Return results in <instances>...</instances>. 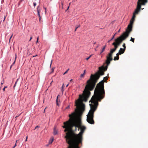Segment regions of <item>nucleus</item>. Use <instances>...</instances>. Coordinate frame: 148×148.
<instances>
[{"instance_id": "nucleus-1", "label": "nucleus", "mask_w": 148, "mask_h": 148, "mask_svg": "<svg viewBox=\"0 0 148 148\" xmlns=\"http://www.w3.org/2000/svg\"><path fill=\"white\" fill-rule=\"evenodd\" d=\"M105 92L104 89V81L102 80L97 84L95 89L94 95L92 96L89 102L90 109L88 115L86 120L91 124H94L95 122L93 119L94 114L98 105V101H101L105 97Z\"/></svg>"}, {"instance_id": "nucleus-2", "label": "nucleus", "mask_w": 148, "mask_h": 148, "mask_svg": "<svg viewBox=\"0 0 148 148\" xmlns=\"http://www.w3.org/2000/svg\"><path fill=\"white\" fill-rule=\"evenodd\" d=\"M103 66L101 70L98 73L96 74L95 75L91 74L90 77L87 82V84L86 85L83 92L85 94V96L83 97V101H87V99L90 95V91L92 90L94 88L97 82L101 75L104 74V73L103 71H105V67Z\"/></svg>"}, {"instance_id": "nucleus-3", "label": "nucleus", "mask_w": 148, "mask_h": 148, "mask_svg": "<svg viewBox=\"0 0 148 148\" xmlns=\"http://www.w3.org/2000/svg\"><path fill=\"white\" fill-rule=\"evenodd\" d=\"M115 51V50L113 48L111 49L110 52L108 53V56L106 57L107 59L106 61V65L105 67V71L107 70L108 66L110 64V62L112 60V54Z\"/></svg>"}, {"instance_id": "nucleus-4", "label": "nucleus", "mask_w": 148, "mask_h": 148, "mask_svg": "<svg viewBox=\"0 0 148 148\" xmlns=\"http://www.w3.org/2000/svg\"><path fill=\"white\" fill-rule=\"evenodd\" d=\"M128 36V34H124L123 33L122 35L115 39L116 45L118 47L122 41L125 40Z\"/></svg>"}, {"instance_id": "nucleus-5", "label": "nucleus", "mask_w": 148, "mask_h": 148, "mask_svg": "<svg viewBox=\"0 0 148 148\" xmlns=\"http://www.w3.org/2000/svg\"><path fill=\"white\" fill-rule=\"evenodd\" d=\"M143 2H140L139 3H138V1L137 2V8L135 10L134 12L133 13V15L132 17V18L131 20L133 21L134 20V18L135 17V14H137L138 12H139L141 9V6L142 5H143Z\"/></svg>"}, {"instance_id": "nucleus-6", "label": "nucleus", "mask_w": 148, "mask_h": 148, "mask_svg": "<svg viewBox=\"0 0 148 148\" xmlns=\"http://www.w3.org/2000/svg\"><path fill=\"white\" fill-rule=\"evenodd\" d=\"M134 21L133 20H130V23L128 25L125 31L124 32V34H128V36L129 35V34L132 31V26Z\"/></svg>"}, {"instance_id": "nucleus-7", "label": "nucleus", "mask_w": 148, "mask_h": 148, "mask_svg": "<svg viewBox=\"0 0 148 148\" xmlns=\"http://www.w3.org/2000/svg\"><path fill=\"white\" fill-rule=\"evenodd\" d=\"M40 6L38 5V6L37 8V14L38 15V17L39 18V21H40L41 20V16L40 15Z\"/></svg>"}, {"instance_id": "nucleus-8", "label": "nucleus", "mask_w": 148, "mask_h": 148, "mask_svg": "<svg viewBox=\"0 0 148 148\" xmlns=\"http://www.w3.org/2000/svg\"><path fill=\"white\" fill-rule=\"evenodd\" d=\"M120 50L119 51V53H117L116 54V56H117V60H118L119 59V55H121L122 53H123L124 52H123V51H122L121 52Z\"/></svg>"}, {"instance_id": "nucleus-9", "label": "nucleus", "mask_w": 148, "mask_h": 148, "mask_svg": "<svg viewBox=\"0 0 148 148\" xmlns=\"http://www.w3.org/2000/svg\"><path fill=\"white\" fill-rule=\"evenodd\" d=\"M138 3H139L140 2H143V5H145L146 3L148 2V0H138Z\"/></svg>"}, {"instance_id": "nucleus-10", "label": "nucleus", "mask_w": 148, "mask_h": 148, "mask_svg": "<svg viewBox=\"0 0 148 148\" xmlns=\"http://www.w3.org/2000/svg\"><path fill=\"white\" fill-rule=\"evenodd\" d=\"M123 47H124V48L123 49L122 48H120V50H122V51H123V52H124L126 49V47L125 43H124L123 45Z\"/></svg>"}, {"instance_id": "nucleus-11", "label": "nucleus", "mask_w": 148, "mask_h": 148, "mask_svg": "<svg viewBox=\"0 0 148 148\" xmlns=\"http://www.w3.org/2000/svg\"><path fill=\"white\" fill-rule=\"evenodd\" d=\"M85 110V107H82L80 110L79 112L82 114L84 111Z\"/></svg>"}, {"instance_id": "nucleus-12", "label": "nucleus", "mask_w": 148, "mask_h": 148, "mask_svg": "<svg viewBox=\"0 0 148 148\" xmlns=\"http://www.w3.org/2000/svg\"><path fill=\"white\" fill-rule=\"evenodd\" d=\"M53 134L56 135L58 133V131L56 130V128L54 127L53 129Z\"/></svg>"}, {"instance_id": "nucleus-13", "label": "nucleus", "mask_w": 148, "mask_h": 148, "mask_svg": "<svg viewBox=\"0 0 148 148\" xmlns=\"http://www.w3.org/2000/svg\"><path fill=\"white\" fill-rule=\"evenodd\" d=\"M116 34V33H115L114 35L112 37V38H111V39L110 40H108V42L109 43L114 38V37L115 35Z\"/></svg>"}, {"instance_id": "nucleus-14", "label": "nucleus", "mask_w": 148, "mask_h": 148, "mask_svg": "<svg viewBox=\"0 0 148 148\" xmlns=\"http://www.w3.org/2000/svg\"><path fill=\"white\" fill-rule=\"evenodd\" d=\"M106 46L105 45L104 46V47H103V48H102V50H101V52H100V54H101L104 51L105 49L106 48Z\"/></svg>"}, {"instance_id": "nucleus-15", "label": "nucleus", "mask_w": 148, "mask_h": 148, "mask_svg": "<svg viewBox=\"0 0 148 148\" xmlns=\"http://www.w3.org/2000/svg\"><path fill=\"white\" fill-rule=\"evenodd\" d=\"M130 41L132 42H134V38H133L132 37H131V39L130 40Z\"/></svg>"}, {"instance_id": "nucleus-16", "label": "nucleus", "mask_w": 148, "mask_h": 148, "mask_svg": "<svg viewBox=\"0 0 148 148\" xmlns=\"http://www.w3.org/2000/svg\"><path fill=\"white\" fill-rule=\"evenodd\" d=\"M18 79H18H18H17V80H16V82H15V84H14V86H13L14 88L15 87V86H16V83H17V82H18Z\"/></svg>"}, {"instance_id": "nucleus-17", "label": "nucleus", "mask_w": 148, "mask_h": 148, "mask_svg": "<svg viewBox=\"0 0 148 148\" xmlns=\"http://www.w3.org/2000/svg\"><path fill=\"white\" fill-rule=\"evenodd\" d=\"M16 58V57H15V60L14 61V62L11 65V66H13L14 65V64H15Z\"/></svg>"}, {"instance_id": "nucleus-18", "label": "nucleus", "mask_w": 148, "mask_h": 148, "mask_svg": "<svg viewBox=\"0 0 148 148\" xmlns=\"http://www.w3.org/2000/svg\"><path fill=\"white\" fill-rule=\"evenodd\" d=\"M118 46L116 45H114V48H113L116 51V49H117V48L118 47Z\"/></svg>"}, {"instance_id": "nucleus-19", "label": "nucleus", "mask_w": 148, "mask_h": 148, "mask_svg": "<svg viewBox=\"0 0 148 148\" xmlns=\"http://www.w3.org/2000/svg\"><path fill=\"white\" fill-rule=\"evenodd\" d=\"M54 68H52L51 69V71L50 73V74L52 73H53V72L54 71Z\"/></svg>"}, {"instance_id": "nucleus-20", "label": "nucleus", "mask_w": 148, "mask_h": 148, "mask_svg": "<svg viewBox=\"0 0 148 148\" xmlns=\"http://www.w3.org/2000/svg\"><path fill=\"white\" fill-rule=\"evenodd\" d=\"M53 139L52 140L50 139L49 140V143L50 144H51L52 143V142L53 141Z\"/></svg>"}, {"instance_id": "nucleus-21", "label": "nucleus", "mask_w": 148, "mask_h": 148, "mask_svg": "<svg viewBox=\"0 0 148 148\" xmlns=\"http://www.w3.org/2000/svg\"><path fill=\"white\" fill-rule=\"evenodd\" d=\"M64 90V84H63L61 90L63 92Z\"/></svg>"}, {"instance_id": "nucleus-22", "label": "nucleus", "mask_w": 148, "mask_h": 148, "mask_svg": "<svg viewBox=\"0 0 148 148\" xmlns=\"http://www.w3.org/2000/svg\"><path fill=\"white\" fill-rule=\"evenodd\" d=\"M92 55H90V56L86 58V60H88L92 56Z\"/></svg>"}, {"instance_id": "nucleus-23", "label": "nucleus", "mask_w": 148, "mask_h": 148, "mask_svg": "<svg viewBox=\"0 0 148 148\" xmlns=\"http://www.w3.org/2000/svg\"><path fill=\"white\" fill-rule=\"evenodd\" d=\"M69 70V69H67V70L66 71H65V72L64 73L63 75H65V74H66V73H67V72H68V71Z\"/></svg>"}, {"instance_id": "nucleus-24", "label": "nucleus", "mask_w": 148, "mask_h": 148, "mask_svg": "<svg viewBox=\"0 0 148 148\" xmlns=\"http://www.w3.org/2000/svg\"><path fill=\"white\" fill-rule=\"evenodd\" d=\"M84 73H83V74H81V75H80V77H83V76H84Z\"/></svg>"}, {"instance_id": "nucleus-25", "label": "nucleus", "mask_w": 148, "mask_h": 148, "mask_svg": "<svg viewBox=\"0 0 148 148\" xmlns=\"http://www.w3.org/2000/svg\"><path fill=\"white\" fill-rule=\"evenodd\" d=\"M112 45L114 46V45H116V42H114L112 43Z\"/></svg>"}, {"instance_id": "nucleus-26", "label": "nucleus", "mask_w": 148, "mask_h": 148, "mask_svg": "<svg viewBox=\"0 0 148 148\" xmlns=\"http://www.w3.org/2000/svg\"><path fill=\"white\" fill-rule=\"evenodd\" d=\"M17 141V140L15 145L12 147V148H15V147L16 146V143Z\"/></svg>"}, {"instance_id": "nucleus-27", "label": "nucleus", "mask_w": 148, "mask_h": 148, "mask_svg": "<svg viewBox=\"0 0 148 148\" xmlns=\"http://www.w3.org/2000/svg\"><path fill=\"white\" fill-rule=\"evenodd\" d=\"M116 60H117V56L114 57V60L115 61Z\"/></svg>"}, {"instance_id": "nucleus-28", "label": "nucleus", "mask_w": 148, "mask_h": 148, "mask_svg": "<svg viewBox=\"0 0 148 148\" xmlns=\"http://www.w3.org/2000/svg\"><path fill=\"white\" fill-rule=\"evenodd\" d=\"M36 4L35 2H34L33 5L34 7H35L36 5Z\"/></svg>"}, {"instance_id": "nucleus-29", "label": "nucleus", "mask_w": 148, "mask_h": 148, "mask_svg": "<svg viewBox=\"0 0 148 148\" xmlns=\"http://www.w3.org/2000/svg\"><path fill=\"white\" fill-rule=\"evenodd\" d=\"M4 82V80H3L2 81L1 83V85H2L3 84Z\"/></svg>"}, {"instance_id": "nucleus-30", "label": "nucleus", "mask_w": 148, "mask_h": 148, "mask_svg": "<svg viewBox=\"0 0 148 148\" xmlns=\"http://www.w3.org/2000/svg\"><path fill=\"white\" fill-rule=\"evenodd\" d=\"M61 3H62V8H63V3L62 1Z\"/></svg>"}, {"instance_id": "nucleus-31", "label": "nucleus", "mask_w": 148, "mask_h": 148, "mask_svg": "<svg viewBox=\"0 0 148 148\" xmlns=\"http://www.w3.org/2000/svg\"><path fill=\"white\" fill-rule=\"evenodd\" d=\"M38 38H39V37H38L37 38V41H36V43H37V42H38Z\"/></svg>"}, {"instance_id": "nucleus-32", "label": "nucleus", "mask_w": 148, "mask_h": 148, "mask_svg": "<svg viewBox=\"0 0 148 148\" xmlns=\"http://www.w3.org/2000/svg\"><path fill=\"white\" fill-rule=\"evenodd\" d=\"M70 107V105H69L68 106L66 107V109H68Z\"/></svg>"}, {"instance_id": "nucleus-33", "label": "nucleus", "mask_w": 148, "mask_h": 148, "mask_svg": "<svg viewBox=\"0 0 148 148\" xmlns=\"http://www.w3.org/2000/svg\"><path fill=\"white\" fill-rule=\"evenodd\" d=\"M52 60H51V64H50V68L51 67V65L52 64Z\"/></svg>"}, {"instance_id": "nucleus-34", "label": "nucleus", "mask_w": 148, "mask_h": 148, "mask_svg": "<svg viewBox=\"0 0 148 148\" xmlns=\"http://www.w3.org/2000/svg\"><path fill=\"white\" fill-rule=\"evenodd\" d=\"M39 127H39V126L37 125V126H36L35 127V129H36L37 128H39Z\"/></svg>"}, {"instance_id": "nucleus-35", "label": "nucleus", "mask_w": 148, "mask_h": 148, "mask_svg": "<svg viewBox=\"0 0 148 148\" xmlns=\"http://www.w3.org/2000/svg\"><path fill=\"white\" fill-rule=\"evenodd\" d=\"M104 79L107 80V77H104Z\"/></svg>"}, {"instance_id": "nucleus-36", "label": "nucleus", "mask_w": 148, "mask_h": 148, "mask_svg": "<svg viewBox=\"0 0 148 148\" xmlns=\"http://www.w3.org/2000/svg\"><path fill=\"white\" fill-rule=\"evenodd\" d=\"M7 88V86H5L4 87V88H3V90L5 91V88Z\"/></svg>"}, {"instance_id": "nucleus-37", "label": "nucleus", "mask_w": 148, "mask_h": 148, "mask_svg": "<svg viewBox=\"0 0 148 148\" xmlns=\"http://www.w3.org/2000/svg\"><path fill=\"white\" fill-rule=\"evenodd\" d=\"M58 96L57 97V99H56V102H58Z\"/></svg>"}, {"instance_id": "nucleus-38", "label": "nucleus", "mask_w": 148, "mask_h": 148, "mask_svg": "<svg viewBox=\"0 0 148 148\" xmlns=\"http://www.w3.org/2000/svg\"><path fill=\"white\" fill-rule=\"evenodd\" d=\"M32 38V36H31L30 38V39L29 40V41H30L31 40Z\"/></svg>"}, {"instance_id": "nucleus-39", "label": "nucleus", "mask_w": 148, "mask_h": 148, "mask_svg": "<svg viewBox=\"0 0 148 148\" xmlns=\"http://www.w3.org/2000/svg\"><path fill=\"white\" fill-rule=\"evenodd\" d=\"M20 115V114H19V115H16V117H15V118H17V117H18V116H19V115Z\"/></svg>"}, {"instance_id": "nucleus-40", "label": "nucleus", "mask_w": 148, "mask_h": 148, "mask_svg": "<svg viewBox=\"0 0 148 148\" xmlns=\"http://www.w3.org/2000/svg\"><path fill=\"white\" fill-rule=\"evenodd\" d=\"M23 1V0H21L20 1V2H19V4H20V3L22 2V1Z\"/></svg>"}, {"instance_id": "nucleus-41", "label": "nucleus", "mask_w": 148, "mask_h": 148, "mask_svg": "<svg viewBox=\"0 0 148 148\" xmlns=\"http://www.w3.org/2000/svg\"><path fill=\"white\" fill-rule=\"evenodd\" d=\"M56 104H57V105L58 106H59V103H58V102H56Z\"/></svg>"}, {"instance_id": "nucleus-42", "label": "nucleus", "mask_w": 148, "mask_h": 148, "mask_svg": "<svg viewBox=\"0 0 148 148\" xmlns=\"http://www.w3.org/2000/svg\"><path fill=\"white\" fill-rule=\"evenodd\" d=\"M80 26V25H79L78 26H77V27H76L75 28H76L77 29Z\"/></svg>"}, {"instance_id": "nucleus-43", "label": "nucleus", "mask_w": 148, "mask_h": 148, "mask_svg": "<svg viewBox=\"0 0 148 148\" xmlns=\"http://www.w3.org/2000/svg\"><path fill=\"white\" fill-rule=\"evenodd\" d=\"M6 16H4V20H3V21H4L5 20V19L6 18Z\"/></svg>"}, {"instance_id": "nucleus-44", "label": "nucleus", "mask_w": 148, "mask_h": 148, "mask_svg": "<svg viewBox=\"0 0 148 148\" xmlns=\"http://www.w3.org/2000/svg\"><path fill=\"white\" fill-rule=\"evenodd\" d=\"M37 56H38V55H34V56H33V57H35Z\"/></svg>"}, {"instance_id": "nucleus-45", "label": "nucleus", "mask_w": 148, "mask_h": 148, "mask_svg": "<svg viewBox=\"0 0 148 148\" xmlns=\"http://www.w3.org/2000/svg\"><path fill=\"white\" fill-rule=\"evenodd\" d=\"M12 35L10 37V40H9V41H10V40L11 39V38H12Z\"/></svg>"}, {"instance_id": "nucleus-46", "label": "nucleus", "mask_w": 148, "mask_h": 148, "mask_svg": "<svg viewBox=\"0 0 148 148\" xmlns=\"http://www.w3.org/2000/svg\"><path fill=\"white\" fill-rule=\"evenodd\" d=\"M69 6H68V8H67V10H66V11L67 10H68V9H69Z\"/></svg>"}, {"instance_id": "nucleus-47", "label": "nucleus", "mask_w": 148, "mask_h": 148, "mask_svg": "<svg viewBox=\"0 0 148 148\" xmlns=\"http://www.w3.org/2000/svg\"><path fill=\"white\" fill-rule=\"evenodd\" d=\"M85 71H86V70H84V73H84V74H85Z\"/></svg>"}, {"instance_id": "nucleus-48", "label": "nucleus", "mask_w": 148, "mask_h": 148, "mask_svg": "<svg viewBox=\"0 0 148 148\" xmlns=\"http://www.w3.org/2000/svg\"><path fill=\"white\" fill-rule=\"evenodd\" d=\"M68 86H69V84H67L66 85V87H67Z\"/></svg>"}, {"instance_id": "nucleus-49", "label": "nucleus", "mask_w": 148, "mask_h": 148, "mask_svg": "<svg viewBox=\"0 0 148 148\" xmlns=\"http://www.w3.org/2000/svg\"><path fill=\"white\" fill-rule=\"evenodd\" d=\"M27 137H26V139L25 140V141H27Z\"/></svg>"}, {"instance_id": "nucleus-50", "label": "nucleus", "mask_w": 148, "mask_h": 148, "mask_svg": "<svg viewBox=\"0 0 148 148\" xmlns=\"http://www.w3.org/2000/svg\"><path fill=\"white\" fill-rule=\"evenodd\" d=\"M120 29L118 31V32H120Z\"/></svg>"}, {"instance_id": "nucleus-51", "label": "nucleus", "mask_w": 148, "mask_h": 148, "mask_svg": "<svg viewBox=\"0 0 148 148\" xmlns=\"http://www.w3.org/2000/svg\"><path fill=\"white\" fill-rule=\"evenodd\" d=\"M72 80V79H71V80H70V81L71 82Z\"/></svg>"}, {"instance_id": "nucleus-52", "label": "nucleus", "mask_w": 148, "mask_h": 148, "mask_svg": "<svg viewBox=\"0 0 148 148\" xmlns=\"http://www.w3.org/2000/svg\"><path fill=\"white\" fill-rule=\"evenodd\" d=\"M76 30H77V29L76 28H75V32L76 31Z\"/></svg>"}, {"instance_id": "nucleus-53", "label": "nucleus", "mask_w": 148, "mask_h": 148, "mask_svg": "<svg viewBox=\"0 0 148 148\" xmlns=\"http://www.w3.org/2000/svg\"><path fill=\"white\" fill-rule=\"evenodd\" d=\"M96 42H94V45H95V44H96Z\"/></svg>"}, {"instance_id": "nucleus-54", "label": "nucleus", "mask_w": 148, "mask_h": 148, "mask_svg": "<svg viewBox=\"0 0 148 148\" xmlns=\"http://www.w3.org/2000/svg\"><path fill=\"white\" fill-rule=\"evenodd\" d=\"M98 46H97V48L98 47Z\"/></svg>"}, {"instance_id": "nucleus-55", "label": "nucleus", "mask_w": 148, "mask_h": 148, "mask_svg": "<svg viewBox=\"0 0 148 148\" xmlns=\"http://www.w3.org/2000/svg\"><path fill=\"white\" fill-rule=\"evenodd\" d=\"M122 51V50H121V52Z\"/></svg>"}, {"instance_id": "nucleus-56", "label": "nucleus", "mask_w": 148, "mask_h": 148, "mask_svg": "<svg viewBox=\"0 0 148 148\" xmlns=\"http://www.w3.org/2000/svg\"><path fill=\"white\" fill-rule=\"evenodd\" d=\"M143 9H144V8H142V9H142V10H143Z\"/></svg>"}, {"instance_id": "nucleus-57", "label": "nucleus", "mask_w": 148, "mask_h": 148, "mask_svg": "<svg viewBox=\"0 0 148 148\" xmlns=\"http://www.w3.org/2000/svg\"><path fill=\"white\" fill-rule=\"evenodd\" d=\"M101 68V67L99 68V69H100Z\"/></svg>"}, {"instance_id": "nucleus-58", "label": "nucleus", "mask_w": 148, "mask_h": 148, "mask_svg": "<svg viewBox=\"0 0 148 148\" xmlns=\"http://www.w3.org/2000/svg\"><path fill=\"white\" fill-rule=\"evenodd\" d=\"M12 66H10V68L12 67Z\"/></svg>"}]
</instances>
